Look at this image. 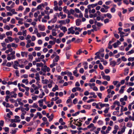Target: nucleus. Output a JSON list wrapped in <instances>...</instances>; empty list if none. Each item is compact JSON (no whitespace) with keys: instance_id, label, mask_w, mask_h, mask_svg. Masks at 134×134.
Returning <instances> with one entry per match:
<instances>
[{"instance_id":"f257e3e1","label":"nucleus","mask_w":134,"mask_h":134,"mask_svg":"<svg viewBox=\"0 0 134 134\" xmlns=\"http://www.w3.org/2000/svg\"><path fill=\"white\" fill-rule=\"evenodd\" d=\"M8 49L9 52H12L10 54L8 55V57L7 59L8 60H10L11 59H15V56L14 54L15 53V52L14 51H13V49L12 48H9Z\"/></svg>"},{"instance_id":"f03ea898","label":"nucleus","mask_w":134,"mask_h":134,"mask_svg":"<svg viewBox=\"0 0 134 134\" xmlns=\"http://www.w3.org/2000/svg\"><path fill=\"white\" fill-rule=\"evenodd\" d=\"M19 62L17 60H16L14 62V64L13 65V67L15 69H18L17 66H19Z\"/></svg>"},{"instance_id":"7ed1b4c3","label":"nucleus","mask_w":134,"mask_h":134,"mask_svg":"<svg viewBox=\"0 0 134 134\" xmlns=\"http://www.w3.org/2000/svg\"><path fill=\"white\" fill-rule=\"evenodd\" d=\"M10 95H11V97L12 98H16V97L17 94L15 93L14 91H12L10 92Z\"/></svg>"},{"instance_id":"20e7f679","label":"nucleus","mask_w":134,"mask_h":134,"mask_svg":"<svg viewBox=\"0 0 134 134\" xmlns=\"http://www.w3.org/2000/svg\"><path fill=\"white\" fill-rule=\"evenodd\" d=\"M54 18L52 19L51 20L52 21V23H54L56 22L57 20V15H54L53 16Z\"/></svg>"},{"instance_id":"39448f33","label":"nucleus","mask_w":134,"mask_h":134,"mask_svg":"<svg viewBox=\"0 0 134 134\" xmlns=\"http://www.w3.org/2000/svg\"><path fill=\"white\" fill-rule=\"evenodd\" d=\"M38 27L41 31H43L45 29V26L43 25H39Z\"/></svg>"},{"instance_id":"423d86ee","label":"nucleus","mask_w":134,"mask_h":134,"mask_svg":"<svg viewBox=\"0 0 134 134\" xmlns=\"http://www.w3.org/2000/svg\"><path fill=\"white\" fill-rule=\"evenodd\" d=\"M100 106L101 108H102L104 107H108L109 106V104H102L101 103H99Z\"/></svg>"},{"instance_id":"0eeeda50","label":"nucleus","mask_w":134,"mask_h":134,"mask_svg":"<svg viewBox=\"0 0 134 134\" xmlns=\"http://www.w3.org/2000/svg\"><path fill=\"white\" fill-rule=\"evenodd\" d=\"M126 87V86L125 85L122 86L121 88V89L119 91V93H123L124 90V88H125Z\"/></svg>"},{"instance_id":"6e6552de","label":"nucleus","mask_w":134,"mask_h":134,"mask_svg":"<svg viewBox=\"0 0 134 134\" xmlns=\"http://www.w3.org/2000/svg\"><path fill=\"white\" fill-rule=\"evenodd\" d=\"M36 77H35V79H36L37 81H39L40 80V76L39 74L38 73H37L35 74Z\"/></svg>"},{"instance_id":"1a4fd4ad","label":"nucleus","mask_w":134,"mask_h":134,"mask_svg":"<svg viewBox=\"0 0 134 134\" xmlns=\"http://www.w3.org/2000/svg\"><path fill=\"white\" fill-rule=\"evenodd\" d=\"M116 62L114 60H113L110 62V64L113 67H114L116 65Z\"/></svg>"},{"instance_id":"9d476101","label":"nucleus","mask_w":134,"mask_h":134,"mask_svg":"<svg viewBox=\"0 0 134 134\" xmlns=\"http://www.w3.org/2000/svg\"><path fill=\"white\" fill-rule=\"evenodd\" d=\"M81 20L79 19H77L76 21V25L77 26H79L81 24Z\"/></svg>"},{"instance_id":"9b49d317","label":"nucleus","mask_w":134,"mask_h":134,"mask_svg":"<svg viewBox=\"0 0 134 134\" xmlns=\"http://www.w3.org/2000/svg\"><path fill=\"white\" fill-rule=\"evenodd\" d=\"M18 61L21 64L25 63L26 62L27 60L25 59H19Z\"/></svg>"},{"instance_id":"f8f14e48","label":"nucleus","mask_w":134,"mask_h":134,"mask_svg":"<svg viewBox=\"0 0 134 134\" xmlns=\"http://www.w3.org/2000/svg\"><path fill=\"white\" fill-rule=\"evenodd\" d=\"M59 59V57L58 55H57L56 56L55 58L53 60V62H57Z\"/></svg>"},{"instance_id":"ddd939ff","label":"nucleus","mask_w":134,"mask_h":134,"mask_svg":"<svg viewBox=\"0 0 134 134\" xmlns=\"http://www.w3.org/2000/svg\"><path fill=\"white\" fill-rule=\"evenodd\" d=\"M83 107L85 109H90L91 108V105H84Z\"/></svg>"},{"instance_id":"4468645a","label":"nucleus","mask_w":134,"mask_h":134,"mask_svg":"<svg viewBox=\"0 0 134 134\" xmlns=\"http://www.w3.org/2000/svg\"><path fill=\"white\" fill-rule=\"evenodd\" d=\"M104 80H106L107 81H109L110 80V78L109 76H105L103 78Z\"/></svg>"},{"instance_id":"2eb2a0df","label":"nucleus","mask_w":134,"mask_h":134,"mask_svg":"<svg viewBox=\"0 0 134 134\" xmlns=\"http://www.w3.org/2000/svg\"><path fill=\"white\" fill-rule=\"evenodd\" d=\"M58 87L57 85H55V87H53L52 89V91L53 92L55 91L56 90H58Z\"/></svg>"},{"instance_id":"dca6fc26","label":"nucleus","mask_w":134,"mask_h":134,"mask_svg":"<svg viewBox=\"0 0 134 134\" xmlns=\"http://www.w3.org/2000/svg\"><path fill=\"white\" fill-rule=\"evenodd\" d=\"M56 30L55 29H53L52 30V35L54 36H55L57 35V33L55 32Z\"/></svg>"},{"instance_id":"f3484780","label":"nucleus","mask_w":134,"mask_h":134,"mask_svg":"<svg viewBox=\"0 0 134 134\" xmlns=\"http://www.w3.org/2000/svg\"><path fill=\"white\" fill-rule=\"evenodd\" d=\"M77 70H75L73 72V75L76 77H78L79 76V74L77 73Z\"/></svg>"},{"instance_id":"a211bd4d","label":"nucleus","mask_w":134,"mask_h":134,"mask_svg":"<svg viewBox=\"0 0 134 134\" xmlns=\"http://www.w3.org/2000/svg\"><path fill=\"white\" fill-rule=\"evenodd\" d=\"M36 65L37 67H43V64L42 62L40 63H37L36 64Z\"/></svg>"},{"instance_id":"6ab92c4d","label":"nucleus","mask_w":134,"mask_h":134,"mask_svg":"<svg viewBox=\"0 0 134 134\" xmlns=\"http://www.w3.org/2000/svg\"><path fill=\"white\" fill-rule=\"evenodd\" d=\"M28 79H23L22 80V82L23 83H25V84L26 85H27L28 84L29 81L28 80Z\"/></svg>"},{"instance_id":"aec40b11","label":"nucleus","mask_w":134,"mask_h":134,"mask_svg":"<svg viewBox=\"0 0 134 134\" xmlns=\"http://www.w3.org/2000/svg\"><path fill=\"white\" fill-rule=\"evenodd\" d=\"M60 29L63 31L64 32L67 31V28L65 27H63L60 28Z\"/></svg>"},{"instance_id":"412c9836","label":"nucleus","mask_w":134,"mask_h":134,"mask_svg":"<svg viewBox=\"0 0 134 134\" xmlns=\"http://www.w3.org/2000/svg\"><path fill=\"white\" fill-rule=\"evenodd\" d=\"M56 70L58 72H60L61 71V68L59 65L57 66Z\"/></svg>"},{"instance_id":"4be33fe9","label":"nucleus","mask_w":134,"mask_h":134,"mask_svg":"<svg viewBox=\"0 0 134 134\" xmlns=\"http://www.w3.org/2000/svg\"><path fill=\"white\" fill-rule=\"evenodd\" d=\"M83 53L81 49H79V50L76 52V54L77 55H80L81 53Z\"/></svg>"},{"instance_id":"5701e85b","label":"nucleus","mask_w":134,"mask_h":134,"mask_svg":"<svg viewBox=\"0 0 134 134\" xmlns=\"http://www.w3.org/2000/svg\"><path fill=\"white\" fill-rule=\"evenodd\" d=\"M44 131L47 132L49 134H51L52 133L51 131L49 129H46L44 130Z\"/></svg>"},{"instance_id":"b1692460","label":"nucleus","mask_w":134,"mask_h":134,"mask_svg":"<svg viewBox=\"0 0 134 134\" xmlns=\"http://www.w3.org/2000/svg\"><path fill=\"white\" fill-rule=\"evenodd\" d=\"M129 71V69H125L124 74L125 75H127Z\"/></svg>"},{"instance_id":"393cba45","label":"nucleus","mask_w":134,"mask_h":134,"mask_svg":"<svg viewBox=\"0 0 134 134\" xmlns=\"http://www.w3.org/2000/svg\"><path fill=\"white\" fill-rule=\"evenodd\" d=\"M90 95H93V97L94 98H96L97 97V95L95 94V93L94 92H91L90 93Z\"/></svg>"},{"instance_id":"a878e982","label":"nucleus","mask_w":134,"mask_h":134,"mask_svg":"<svg viewBox=\"0 0 134 134\" xmlns=\"http://www.w3.org/2000/svg\"><path fill=\"white\" fill-rule=\"evenodd\" d=\"M42 82L43 83L46 84H47L48 82V80L46 79L45 80H42Z\"/></svg>"},{"instance_id":"bb28decb","label":"nucleus","mask_w":134,"mask_h":134,"mask_svg":"<svg viewBox=\"0 0 134 134\" xmlns=\"http://www.w3.org/2000/svg\"><path fill=\"white\" fill-rule=\"evenodd\" d=\"M133 90V89L132 87H130L127 90V91L128 93L130 92Z\"/></svg>"},{"instance_id":"cd10ccee","label":"nucleus","mask_w":134,"mask_h":134,"mask_svg":"<svg viewBox=\"0 0 134 134\" xmlns=\"http://www.w3.org/2000/svg\"><path fill=\"white\" fill-rule=\"evenodd\" d=\"M94 126V125L93 123H91L87 127V128L90 129L91 127H93Z\"/></svg>"},{"instance_id":"c85d7f7f","label":"nucleus","mask_w":134,"mask_h":134,"mask_svg":"<svg viewBox=\"0 0 134 134\" xmlns=\"http://www.w3.org/2000/svg\"><path fill=\"white\" fill-rule=\"evenodd\" d=\"M6 34L7 36H8L9 35L12 36V32L11 31L9 32H6Z\"/></svg>"},{"instance_id":"c756f323","label":"nucleus","mask_w":134,"mask_h":134,"mask_svg":"<svg viewBox=\"0 0 134 134\" xmlns=\"http://www.w3.org/2000/svg\"><path fill=\"white\" fill-rule=\"evenodd\" d=\"M24 9V8L22 6L20 5L19 6L18 10H16L17 11V10H18V11H20V10L22 11Z\"/></svg>"},{"instance_id":"7c9ffc66","label":"nucleus","mask_w":134,"mask_h":134,"mask_svg":"<svg viewBox=\"0 0 134 134\" xmlns=\"http://www.w3.org/2000/svg\"><path fill=\"white\" fill-rule=\"evenodd\" d=\"M82 42V39H78L77 40L75 41L76 43H78L79 42Z\"/></svg>"},{"instance_id":"2f4dec72","label":"nucleus","mask_w":134,"mask_h":134,"mask_svg":"<svg viewBox=\"0 0 134 134\" xmlns=\"http://www.w3.org/2000/svg\"><path fill=\"white\" fill-rule=\"evenodd\" d=\"M109 108L108 107V108H106L104 111V112L105 113H108V111L109 110Z\"/></svg>"},{"instance_id":"473e14b6","label":"nucleus","mask_w":134,"mask_h":134,"mask_svg":"<svg viewBox=\"0 0 134 134\" xmlns=\"http://www.w3.org/2000/svg\"><path fill=\"white\" fill-rule=\"evenodd\" d=\"M127 126L129 127H131L132 126V124L131 122H129L127 124Z\"/></svg>"},{"instance_id":"72a5a7b5","label":"nucleus","mask_w":134,"mask_h":134,"mask_svg":"<svg viewBox=\"0 0 134 134\" xmlns=\"http://www.w3.org/2000/svg\"><path fill=\"white\" fill-rule=\"evenodd\" d=\"M37 114L39 116L40 119H41L42 118V116L40 112H37Z\"/></svg>"},{"instance_id":"f704fd0d","label":"nucleus","mask_w":134,"mask_h":134,"mask_svg":"<svg viewBox=\"0 0 134 134\" xmlns=\"http://www.w3.org/2000/svg\"><path fill=\"white\" fill-rule=\"evenodd\" d=\"M119 33L120 34V37H124V35H123L125 34L124 32L121 31L120 32H118V33Z\"/></svg>"},{"instance_id":"c9c22d12","label":"nucleus","mask_w":134,"mask_h":134,"mask_svg":"<svg viewBox=\"0 0 134 134\" xmlns=\"http://www.w3.org/2000/svg\"><path fill=\"white\" fill-rule=\"evenodd\" d=\"M11 121H11V122H19L20 121V119H18L16 121H15L14 119H12L11 120Z\"/></svg>"},{"instance_id":"e433bc0d","label":"nucleus","mask_w":134,"mask_h":134,"mask_svg":"<svg viewBox=\"0 0 134 134\" xmlns=\"http://www.w3.org/2000/svg\"><path fill=\"white\" fill-rule=\"evenodd\" d=\"M113 104H116L118 105V106H120V102L119 101H115L114 103Z\"/></svg>"},{"instance_id":"4c0bfd02","label":"nucleus","mask_w":134,"mask_h":134,"mask_svg":"<svg viewBox=\"0 0 134 134\" xmlns=\"http://www.w3.org/2000/svg\"><path fill=\"white\" fill-rule=\"evenodd\" d=\"M80 113V111H78L76 112L74 114H72V116H76L77 115H78Z\"/></svg>"},{"instance_id":"58836bf2","label":"nucleus","mask_w":134,"mask_h":134,"mask_svg":"<svg viewBox=\"0 0 134 134\" xmlns=\"http://www.w3.org/2000/svg\"><path fill=\"white\" fill-rule=\"evenodd\" d=\"M32 107L37 108L38 107V105L36 103H34L33 104V105L32 106Z\"/></svg>"},{"instance_id":"ea45409f","label":"nucleus","mask_w":134,"mask_h":134,"mask_svg":"<svg viewBox=\"0 0 134 134\" xmlns=\"http://www.w3.org/2000/svg\"><path fill=\"white\" fill-rule=\"evenodd\" d=\"M107 16L108 18L110 19L112 17L111 15L109 13H108L107 14Z\"/></svg>"},{"instance_id":"a19ab883","label":"nucleus","mask_w":134,"mask_h":134,"mask_svg":"<svg viewBox=\"0 0 134 134\" xmlns=\"http://www.w3.org/2000/svg\"><path fill=\"white\" fill-rule=\"evenodd\" d=\"M75 30H78L79 31L81 32L82 30V28L80 29V27H75Z\"/></svg>"},{"instance_id":"79ce46f5","label":"nucleus","mask_w":134,"mask_h":134,"mask_svg":"<svg viewBox=\"0 0 134 134\" xmlns=\"http://www.w3.org/2000/svg\"><path fill=\"white\" fill-rule=\"evenodd\" d=\"M44 67L46 68V71L47 72H49L50 71V69L49 67H47V66L45 65L44 66Z\"/></svg>"},{"instance_id":"37998d69","label":"nucleus","mask_w":134,"mask_h":134,"mask_svg":"<svg viewBox=\"0 0 134 134\" xmlns=\"http://www.w3.org/2000/svg\"><path fill=\"white\" fill-rule=\"evenodd\" d=\"M128 60L129 61H133L134 60V57H130L128 58Z\"/></svg>"},{"instance_id":"c03bdc74","label":"nucleus","mask_w":134,"mask_h":134,"mask_svg":"<svg viewBox=\"0 0 134 134\" xmlns=\"http://www.w3.org/2000/svg\"><path fill=\"white\" fill-rule=\"evenodd\" d=\"M99 69L101 70H102L103 69V66H102V64L100 63L99 65Z\"/></svg>"},{"instance_id":"a18cd8bd","label":"nucleus","mask_w":134,"mask_h":134,"mask_svg":"<svg viewBox=\"0 0 134 134\" xmlns=\"http://www.w3.org/2000/svg\"><path fill=\"white\" fill-rule=\"evenodd\" d=\"M117 62L118 63L117 65L119 64L121 62V59L120 58L118 59L117 60Z\"/></svg>"},{"instance_id":"49530a36","label":"nucleus","mask_w":134,"mask_h":134,"mask_svg":"<svg viewBox=\"0 0 134 134\" xmlns=\"http://www.w3.org/2000/svg\"><path fill=\"white\" fill-rule=\"evenodd\" d=\"M7 62V60H5L4 61H3V63L2 64V65L3 66H4L6 65V63Z\"/></svg>"},{"instance_id":"de8ad7c7","label":"nucleus","mask_w":134,"mask_h":134,"mask_svg":"<svg viewBox=\"0 0 134 134\" xmlns=\"http://www.w3.org/2000/svg\"><path fill=\"white\" fill-rule=\"evenodd\" d=\"M100 11L102 12H107V11H105L104 8H102L100 10Z\"/></svg>"},{"instance_id":"09e8293b","label":"nucleus","mask_w":134,"mask_h":134,"mask_svg":"<svg viewBox=\"0 0 134 134\" xmlns=\"http://www.w3.org/2000/svg\"><path fill=\"white\" fill-rule=\"evenodd\" d=\"M84 70L83 68H81L79 72L80 73L83 74L84 72Z\"/></svg>"},{"instance_id":"8fccbe9b","label":"nucleus","mask_w":134,"mask_h":134,"mask_svg":"<svg viewBox=\"0 0 134 134\" xmlns=\"http://www.w3.org/2000/svg\"><path fill=\"white\" fill-rule=\"evenodd\" d=\"M9 41L10 42L13 41V39L11 37L9 36L7 37Z\"/></svg>"},{"instance_id":"3c124183","label":"nucleus","mask_w":134,"mask_h":134,"mask_svg":"<svg viewBox=\"0 0 134 134\" xmlns=\"http://www.w3.org/2000/svg\"><path fill=\"white\" fill-rule=\"evenodd\" d=\"M4 124V121H3L1 120L0 121V125L1 126H3Z\"/></svg>"},{"instance_id":"603ef678","label":"nucleus","mask_w":134,"mask_h":134,"mask_svg":"<svg viewBox=\"0 0 134 134\" xmlns=\"http://www.w3.org/2000/svg\"><path fill=\"white\" fill-rule=\"evenodd\" d=\"M11 65H12V64H11V63L8 62L7 63L6 65L7 66L10 67L11 66Z\"/></svg>"},{"instance_id":"864d4df0","label":"nucleus","mask_w":134,"mask_h":134,"mask_svg":"<svg viewBox=\"0 0 134 134\" xmlns=\"http://www.w3.org/2000/svg\"><path fill=\"white\" fill-rule=\"evenodd\" d=\"M92 28L95 31H97V29L95 25H93L92 26Z\"/></svg>"},{"instance_id":"5fc2aeb1","label":"nucleus","mask_w":134,"mask_h":134,"mask_svg":"<svg viewBox=\"0 0 134 134\" xmlns=\"http://www.w3.org/2000/svg\"><path fill=\"white\" fill-rule=\"evenodd\" d=\"M26 30H23V35L25 36L26 35Z\"/></svg>"},{"instance_id":"6e6d98bb","label":"nucleus","mask_w":134,"mask_h":134,"mask_svg":"<svg viewBox=\"0 0 134 134\" xmlns=\"http://www.w3.org/2000/svg\"><path fill=\"white\" fill-rule=\"evenodd\" d=\"M38 32L37 29V28H35L34 30V32H33L32 34H34V33L37 34Z\"/></svg>"},{"instance_id":"4d7b16f0","label":"nucleus","mask_w":134,"mask_h":134,"mask_svg":"<svg viewBox=\"0 0 134 134\" xmlns=\"http://www.w3.org/2000/svg\"><path fill=\"white\" fill-rule=\"evenodd\" d=\"M77 98H75L73 101V103L74 104H76L77 101Z\"/></svg>"},{"instance_id":"13d9d810","label":"nucleus","mask_w":134,"mask_h":134,"mask_svg":"<svg viewBox=\"0 0 134 134\" xmlns=\"http://www.w3.org/2000/svg\"><path fill=\"white\" fill-rule=\"evenodd\" d=\"M10 98V97L8 96H6L5 97V101L7 102H8L9 99Z\"/></svg>"},{"instance_id":"bf43d9fd","label":"nucleus","mask_w":134,"mask_h":134,"mask_svg":"<svg viewBox=\"0 0 134 134\" xmlns=\"http://www.w3.org/2000/svg\"><path fill=\"white\" fill-rule=\"evenodd\" d=\"M55 41H50L49 42V43L52 44L51 45H52L55 44Z\"/></svg>"},{"instance_id":"052dcab7","label":"nucleus","mask_w":134,"mask_h":134,"mask_svg":"<svg viewBox=\"0 0 134 134\" xmlns=\"http://www.w3.org/2000/svg\"><path fill=\"white\" fill-rule=\"evenodd\" d=\"M105 88L103 86H100V91H103L104 90Z\"/></svg>"},{"instance_id":"680f3d73","label":"nucleus","mask_w":134,"mask_h":134,"mask_svg":"<svg viewBox=\"0 0 134 134\" xmlns=\"http://www.w3.org/2000/svg\"><path fill=\"white\" fill-rule=\"evenodd\" d=\"M121 59L124 62L126 61L127 60V59L124 56H122L121 57Z\"/></svg>"},{"instance_id":"e2e57ef3","label":"nucleus","mask_w":134,"mask_h":134,"mask_svg":"<svg viewBox=\"0 0 134 134\" xmlns=\"http://www.w3.org/2000/svg\"><path fill=\"white\" fill-rule=\"evenodd\" d=\"M126 128V127L125 126H124L123 128L122 129L121 132L122 133L124 132L125 131Z\"/></svg>"},{"instance_id":"0e129e2a","label":"nucleus","mask_w":134,"mask_h":134,"mask_svg":"<svg viewBox=\"0 0 134 134\" xmlns=\"http://www.w3.org/2000/svg\"><path fill=\"white\" fill-rule=\"evenodd\" d=\"M73 30V27H71L68 29L69 31L68 32H71Z\"/></svg>"},{"instance_id":"69168bd1","label":"nucleus","mask_w":134,"mask_h":134,"mask_svg":"<svg viewBox=\"0 0 134 134\" xmlns=\"http://www.w3.org/2000/svg\"><path fill=\"white\" fill-rule=\"evenodd\" d=\"M41 70L42 71H43L44 72H46V68L45 67H44V66L42 68H41Z\"/></svg>"},{"instance_id":"338daca9","label":"nucleus","mask_w":134,"mask_h":134,"mask_svg":"<svg viewBox=\"0 0 134 134\" xmlns=\"http://www.w3.org/2000/svg\"><path fill=\"white\" fill-rule=\"evenodd\" d=\"M15 22V20L14 18H12L11 20V23L12 24H14Z\"/></svg>"},{"instance_id":"774afa93","label":"nucleus","mask_w":134,"mask_h":134,"mask_svg":"<svg viewBox=\"0 0 134 134\" xmlns=\"http://www.w3.org/2000/svg\"><path fill=\"white\" fill-rule=\"evenodd\" d=\"M6 8L7 10L8 11L11 10V9L12 8L8 6H6Z\"/></svg>"}]
</instances>
